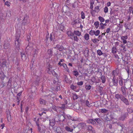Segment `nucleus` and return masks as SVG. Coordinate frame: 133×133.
Instances as JSON below:
<instances>
[{
    "label": "nucleus",
    "instance_id": "1",
    "mask_svg": "<svg viewBox=\"0 0 133 133\" xmlns=\"http://www.w3.org/2000/svg\"><path fill=\"white\" fill-rule=\"evenodd\" d=\"M68 125L69 126H66L65 128V130L68 131L73 132V131L75 130L74 129H78V130L75 131V132L76 133L80 130V129L77 127V126H76V125H73L71 126H70L71 124L70 122H69L68 123Z\"/></svg>",
    "mask_w": 133,
    "mask_h": 133
},
{
    "label": "nucleus",
    "instance_id": "2",
    "mask_svg": "<svg viewBox=\"0 0 133 133\" xmlns=\"http://www.w3.org/2000/svg\"><path fill=\"white\" fill-rule=\"evenodd\" d=\"M20 34L17 33L15 36V46L17 49H18V48H19L21 45V39L20 38Z\"/></svg>",
    "mask_w": 133,
    "mask_h": 133
},
{
    "label": "nucleus",
    "instance_id": "3",
    "mask_svg": "<svg viewBox=\"0 0 133 133\" xmlns=\"http://www.w3.org/2000/svg\"><path fill=\"white\" fill-rule=\"evenodd\" d=\"M121 89L122 92V94L123 95H126V94H127L128 95L129 94V95H130L131 96H133V94H131L132 93L130 92V91L132 92V91L131 90H130V89H129V91L130 92L129 93V92H128V89L127 88L125 87L124 86L122 87L121 88Z\"/></svg>",
    "mask_w": 133,
    "mask_h": 133
},
{
    "label": "nucleus",
    "instance_id": "4",
    "mask_svg": "<svg viewBox=\"0 0 133 133\" xmlns=\"http://www.w3.org/2000/svg\"><path fill=\"white\" fill-rule=\"evenodd\" d=\"M30 22V20L29 16L26 14H25L22 21V25L24 26L27 25Z\"/></svg>",
    "mask_w": 133,
    "mask_h": 133
},
{
    "label": "nucleus",
    "instance_id": "5",
    "mask_svg": "<svg viewBox=\"0 0 133 133\" xmlns=\"http://www.w3.org/2000/svg\"><path fill=\"white\" fill-rule=\"evenodd\" d=\"M7 61L6 59H4L0 60V68H7Z\"/></svg>",
    "mask_w": 133,
    "mask_h": 133
},
{
    "label": "nucleus",
    "instance_id": "6",
    "mask_svg": "<svg viewBox=\"0 0 133 133\" xmlns=\"http://www.w3.org/2000/svg\"><path fill=\"white\" fill-rule=\"evenodd\" d=\"M112 81L113 84H111V83H110L109 84L110 86L112 87L113 86H117L118 85V79H116V77H113Z\"/></svg>",
    "mask_w": 133,
    "mask_h": 133
},
{
    "label": "nucleus",
    "instance_id": "7",
    "mask_svg": "<svg viewBox=\"0 0 133 133\" xmlns=\"http://www.w3.org/2000/svg\"><path fill=\"white\" fill-rule=\"evenodd\" d=\"M123 94H116L115 96V97L117 100L120 99L121 101L124 97Z\"/></svg>",
    "mask_w": 133,
    "mask_h": 133
},
{
    "label": "nucleus",
    "instance_id": "8",
    "mask_svg": "<svg viewBox=\"0 0 133 133\" xmlns=\"http://www.w3.org/2000/svg\"><path fill=\"white\" fill-rule=\"evenodd\" d=\"M66 114L64 112H63V115H61L59 116L58 120L59 121L63 122L64 120L65 119H66L65 117Z\"/></svg>",
    "mask_w": 133,
    "mask_h": 133
},
{
    "label": "nucleus",
    "instance_id": "9",
    "mask_svg": "<svg viewBox=\"0 0 133 133\" xmlns=\"http://www.w3.org/2000/svg\"><path fill=\"white\" fill-rule=\"evenodd\" d=\"M87 130L89 132H91L92 133H95V130L92 127V126L91 125H87Z\"/></svg>",
    "mask_w": 133,
    "mask_h": 133
},
{
    "label": "nucleus",
    "instance_id": "10",
    "mask_svg": "<svg viewBox=\"0 0 133 133\" xmlns=\"http://www.w3.org/2000/svg\"><path fill=\"white\" fill-rule=\"evenodd\" d=\"M80 23L79 20L78 19L73 18L71 22V24L74 26H75L76 25Z\"/></svg>",
    "mask_w": 133,
    "mask_h": 133
},
{
    "label": "nucleus",
    "instance_id": "11",
    "mask_svg": "<svg viewBox=\"0 0 133 133\" xmlns=\"http://www.w3.org/2000/svg\"><path fill=\"white\" fill-rule=\"evenodd\" d=\"M86 122L89 124H91L94 125H96V123L95 122L94 119H88L87 120Z\"/></svg>",
    "mask_w": 133,
    "mask_h": 133
},
{
    "label": "nucleus",
    "instance_id": "12",
    "mask_svg": "<svg viewBox=\"0 0 133 133\" xmlns=\"http://www.w3.org/2000/svg\"><path fill=\"white\" fill-rule=\"evenodd\" d=\"M54 48L56 49L57 48L60 51H62L64 50H65L63 46V45L59 44H57L56 45V47Z\"/></svg>",
    "mask_w": 133,
    "mask_h": 133
},
{
    "label": "nucleus",
    "instance_id": "13",
    "mask_svg": "<svg viewBox=\"0 0 133 133\" xmlns=\"http://www.w3.org/2000/svg\"><path fill=\"white\" fill-rule=\"evenodd\" d=\"M106 116L107 119L106 120L107 121L114 118L113 115L111 113H107Z\"/></svg>",
    "mask_w": 133,
    "mask_h": 133
},
{
    "label": "nucleus",
    "instance_id": "14",
    "mask_svg": "<svg viewBox=\"0 0 133 133\" xmlns=\"http://www.w3.org/2000/svg\"><path fill=\"white\" fill-rule=\"evenodd\" d=\"M32 49V47L31 46H30V43H29L25 48V51L27 53L29 52H30Z\"/></svg>",
    "mask_w": 133,
    "mask_h": 133
},
{
    "label": "nucleus",
    "instance_id": "15",
    "mask_svg": "<svg viewBox=\"0 0 133 133\" xmlns=\"http://www.w3.org/2000/svg\"><path fill=\"white\" fill-rule=\"evenodd\" d=\"M122 101L127 106L129 105L130 104L128 100L125 98V97L122 100Z\"/></svg>",
    "mask_w": 133,
    "mask_h": 133
},
{
    "label": "nucleus",
    "instance_id": "16",
    "mask_svg": "<svg viewBox=\"0 0 133 133\" xmlns=\"http://www.w3.org/2000/svg\"><path fill=\"white\" fill-rule=\"evenodd\" d=\"M76 126H77V127H78V126H79L82 129L84 128L85 127L87 126L86 124L84 123H78V125H76Z\"/></svg>",
    "mask_w": 133,
    "mask_h": 133
},
{
    "label": "nucleus",
    "instance_id": "17",
    "mask_svg": "<svg viewBox=\"0 0 133 133\" xmlns=\"http://www.w3.org/2000/svg\"><path fill=\"white\" fill-rule=\"evenodd\" d=\"M47 53L49 57L50 58L52 56L53 54L52 49H50L48 50L47 51Z\"/></svg>",
    "mask_w": 133,
    "mask_h": 133
},
{
    "label": "nucleus",
    "instance_id": "18",
    "mask_svg": "<svg viewBox=\"0 0 133 133\" xmlns=\"http://www.w3.org/2000/svg\"><path fill=\"white\" fill-rule=\"evenodd\" d=\"M12 80L11 78H9V79L8 81L7 82V85L6 87L8 89H9L10 88L11 86V82Z\"/></svg>",
    "mask_w": 133,
    "mask_h": 133
},
{
    "label": "nucleus",
    "instance_id": "19",
    "mask_svg": "<svg viewBox=\"0 0 133 133\" xmlns=\"http://www.w3.org/2000/svg\"><path fill=\"white\" fill-rule=\"evenodd\" d=\"M49 124L50 126L52 127L56 123L55 118H53L52 119H49Z\"/></svg>",
    "mask_w": 133,
    "mask_h": 133
},
{
    "label": "nucleus",
    "instance_id": "20",
    "mask_svg": "<svg viewBox=\"0 0 133 133\" xmlns=\"http://www.w3.org/2000/svg\"><path fill=\"white\" fill-rule=\"evenodd\" d=\"M58 78L57 77H56L54 78L53 80V82L54 84L56 85H59V82H58Z\"/></svg>",
    "mask_w": 133,
    "mask_h": 133
},
{
    "label": "nucleus",
    "instance_id": "21",
    "mask_svg": "<svg viewBox=\"0 0 133 133\" xmlns=\"http://www.w3.org/2000/svg\"><path fill=\"white\" fill-rule=\"evenodd\" d=\"M70 38L72 39H74V41H78V38L77 36L74 35V34H72V36Z\"/></svg>",
    "mask_w": 133,
    "mask_h": 133
},
{
    "label": "nucleus",
    "instance_id": "22",
    "mask_svg": "<svg viewBox=\"0 0 133 133\" xmlns=\"http://www.w3.org/2000/svg\"><path fill=\"white\" fill-rule=\"evenodd\" d=\"M72 34H73L74 35L77 36H79L81 35V32L78 30H75Z\"/></svg>",
    "mask_w": 133,
    "mask_h": 133
},
{
    "label": "nucleus",
    "instance_id": "23",
    "mask_svg": "<svg viewBox=\"0 0 133 133\" xmlns=\"http://www.w3.org/2000/svg\"><path fill=\"white\" fill-rule=\"evenodd\" d=\"M94 120L95 121V122L97 123L98 125H99V126H101V120L99 118H96L94 119Z\"/></svg>",
    "mask_w": 133,
    "mask_h": 133
},
{
    "label": "nucleus",
    "instance_id": "24",
    "mask_svg": "<svg viewBox=\"0 0 133 133\" xmlns=\"http://www.w3.org/2000/svg\"><path fill=\"white\" fill-rule=\"evenodd\" d=\"M5 76V75L4 74L3 71L0 72V78L2 80H3Z\"/></svg>",
    "mask_w": 133,
    "mask_h": 133
},
{
    "label": "nucleus",
    "instance_id": "25",
    "mask_svg": "<svg viewBox=\"0 0 133 133\" xmlns=\"http://www.w3.org/2000/svg\"><path fill=\"white\" fill-rule=\"evenodd\" d=\"M40 81V77H37L36 78V80L34 82V83L36 85H38Z\"/></svg>",
    "mask_w": 133,
    "mask_h": 133
},
{
    "label": "nucleus",
    "instance_id": "26",
    "mask_svg": "<svg viewBox=\"0 0 133 133\" xmlns=\"http://www.w3.org/2000/svg\"><path fill=\"white\" fill-rule=\"evenodd\" d=\"M39 101L41 104H45L46 103V101L45 100L41 98L40 99Z\"/></svg>",
    "mask_w": 133,
    "mask_h": 133
},
{
    "label": "nucleus",
    "instance_id": "27",
    "mask_svg": "<svg viewBox=\"0 0 133 133\" xmlns=\"http://www.w3.org/2000/svg\"><path fill=\"white\" fill-rule=\"evenodd\" d=\"M127 110L128 113L131 114L133 113V109L131 108V107L128 108Z\"/></svg>",
    "mask_w": 133,
    "mask_h": 133
},
{
    "label": "nucleus",
    "instance_id": "28",
    "mask_svg": "<svg viewBox=\"0 0 133 133\" xmlns=\"http://www.w3.org/2000/svg\"><path fill=\"white\" fill-rule=\"evenodd\" d=\"M99 91L100 93V95H103L104 92L103 91V88L102 87L99 86Z\"/></svg>",
    "mask_w": 133,
    "mask_h": 133
},
{
    "label": "nucleus",
    "instance_id": "29",
    "mask_svg": "<svg viewBox=\"0 0 133 133\" xmlns=\"http://www.w3.org/2000/svg\"><path fill=\"white\" fill-rule=\"evenodd\" d=\"M21 58L23 60H25L26 58V56L25 54L24 53H21Z\"/></svg>",
    "mask_w": 133,
    "mask_h": 133
},
{
    "label": "nucleus",
    "instance_id": "30",
    "mask_svg": "<svg viewBox=\"0 0 133 133\" xmlns=\"http://www.w3.org/2000/svg\"><path fill=\"white\" fill-rule=\"evenodd\" d=\"M101 79L102 80V82L103 83H104L106 81V79L105 76H102L101 77Z\"/></svg>",
    "mask_w": 133,
    "mask_h": 133
},
{
    "label": "nucleus",
    "instance_id": "31",
    "mask_svg": "<svg viewBox=\"0 0 133 133\" xmlns=\"http://www.w3.org/2000/svg\"><path fill=\"white\" fill-rule=\"evenodd\" d=\"M117 51V49L116 46H113L112 48V52L114 54L116 53Z\"/></svg>",
    "mask_w": 133,
    "mask_h": 133
},
{
    "label": "nucleus",
    "instance_id": "32",
    "mask_svg": "<svg viewBox=\"0 0 133 133\" xmlns=\"http://www.w3.org/2000/svg\"><path fill=\"white\" fill-rule=\"evenodd\" d=\"M4 46V49H8L10 47V44L9 43H5Z\"/></svg>",
    "mask_w": 133,
    "mask_h": 133
},
{
    "label": "nucleus",
    "instance_id": "33",
    "mask_svg": "<svg viewBox=\"0 0 133 133\" xmlns=\"http://www.w3.org/2000/svg\"><path fill=\"white\" fill-rule=\"evenodd\" d=\"M100 110V112L102 113H106L108 112V110L105 109H102Z\"/></svg>",
    "mask_w": 133,
    "mask_h": 133
},
{
    "label": "nucleus",
    "instance_id": "34",
    "mask_svg": "<svg viewBox=\"0 0 133 133\" xmlns=\"http://www.w3.org/2000/svg\"><path fill=\"white\" fill-rule=\"evenodd\" d=\"M99 7V6H97L95 8L94 10V11L95 12H99L100 11Z\"/></svg>",
    "mask_w": 133,
    "mask_h": 133
},
{
    "label": "nucleus",
    "instance_id": "35",
    "mask_svg": "<svg viewBox=\"0 0 133 133\" xmlns=\"http://www.w3.org/2000/svg\"><path fill=\"white\" fill-rule=\"evenodd\" d=\"M99 22L98 21H96L95 22L94 25L96 29H97L99 26Z\"/></svg>",
    "mask_w": 133,
    "mask_h": 133
},
{
    "label": "nucleus",
    "instance_id": "36",
    "mask_svg": "<svg viewBox=\"0 0 133 133\" xmlns=\"http://www.w3.org/2000/svg\"><path fill=\"white\" fill-rule=\"evenodd\" d=\"M73 99L74 100H76L78 98V96L76 94H73Z\"/></svg>",
    "mask_w": 133,
    "mask_h": 133
},
{
    "label": "nucleus",
    "instance_id": "37",
    "mask_svg": "<svg viewBox=\"0 0 133 133\" xmlns=\"http://www.w3.org/2000/svg\"><path fill=\"white\" fill-rule=\"evenodd\" d=\"M60 128L59 127H57L56 130H55V133H63L59 131Z\"/></svg>",
    "mask_w": 133,
    "mask_h": 133
},
{
    "label": "nucleus",
    "instance_id": "38",
    "mask_svg": "<svg viewBox=\"0 0 133 133\" xmlns=\"http://www.w3.org/2000/svg\"><path fill=\"white\" fill-rule=\"evenodd\" d=\"M84 38L85 39L87 40H88L89 39V34H85L84 36Z\"/></svg>",
    "mask_w": 133,
    "mask_h": 133
},
{
    "label": "nucleus",
    "instance_id": "39",
    "mask_svg": "<svg viewBox=\"0 0 133 133\" xmlns=\"http://www.w3.org/2000/svg\"><path fill=\"white\" fill-rule=\"evenodd\" d=\"M98 19L101 23L104 22L105 21L104 18L101 16H99L98 17Z\"/></svg>",
    "mask_w": 133,
    "mask_h": 133
},
{
    "label": "nucleus",
    "instance_id": "40",
    "mask_svg": "<svg viewBox=\"0 0 133 133\" xmlns=\"http://www.w3.org/2000/svg\"><path fill=\"white\" fill-rule=\"evenodd\" d=\"M73 75L77 77V76L78 75L79 73L76 70H74L73 71Z\"/></svg>",
    "mask_w": 133,
    "mask_h": 133
},
{
    "label": "nucleus",
    "instance_id": "41",
    "mask_svg": "<svg viewBox=\"0 0 133 133\" xmlns=\"http://www.w3.org/2000/svg\"><path fill=\"white\" fill-rule=\"evenodd\" d=\"M89 50L88 48L86 49L84 51V54H85V55L88 56L89 54Z\"/></svg>",
    "mask_w": 133,
    "mask_h": 133
},
{
    "label": "nucleus",
    "instance_id": "42",
    "mask_svg": "<svg viewBox=\"0 0 133 133\" xmlns=\"http://www.w3.org/2000/svg\"><path fill=\"white\" fill-rule=\"evenodd\" d=\"M91 81L93 83H95L96 82V79L95 77L93 76L91 77Z\"/></svg>",
    "mask_w": 133,
    "mask_h": 133
},
{
    "label": "nucleus",
    "instance_id": "43",
    "mask_svg": "<svg viewBox=\"0 0 133 133\" xmlns=\"http://www.w3.org/2000/svg\"><path fill=\"white\" fill-rule=\"evenodd\" d=\"M125 69L126 70V71L127 72V73L128 74V76H129V73L131 72V71L129 69V67L128 66L127 68H125Z\"/></svg>",
    "mask_w": 133,
    "mask_h": 133
},
{
    "label": "nucleus",
    "instance_id": "44",
    "mask_svg": "<svg viewBox=\"0 0 133 133\" xmlns=\"http://www.w3.org/2000/svg\"><path fill=\"white\" fill-rule=\"evenodd\" d=\"M73 32H72L71 31H68L67 32V34L68 36L69 37H72V34Z\"/></svg>",
    "mask_w": 133,
    "mask_h": 133
},
{
    "label": "nucleus",
    "instance_id": "45",
    "mask_svg": "<svg viewBox=\"0 0 133 133\" xmlns=\"http://www.w3.org/2000/svg\"><path fill=\"white\" fill-rule=\"evenodd\" d=\"M118 74V73H117L116 71H115L113 70L111 73L113 77H116L115 74Z\"/></svg>",
    "mask_w": 133,
    "mask_h": 133
},
{
    "label": "nucleus",
    "instance_id": "46",
    "mask_svg": "<svg viewBox=\"0 0 133 133\" xmlns=\"http://www.w3.org/2000/svg\"><path fill=\"white\" fill-rule=\"evenodd\" d=\"M91 87L90 85H86L85 86V88L87 90H89L91 88Z\"/></svg>",
    "mask_w": 133,
    "mask_h": 133
},
{
    "label": "nucleus",
    "instance_id": "47",
    "mask_svg": "<svg viewBox=\"0 0 133 133\" xmlns=\"http://www.w3.org/2000/svg\"><path fill=\"white\" fill-rule=\"evenodd\" d=\"M55 36L53 35H52V34H50V38L51 41H54L55 39Z\"/></svg>",
    "mask_w": 133,
    "mask_h": 133
},
{
    "label": "nucleus",
    "instance_id": "48",
    "mask_svg": "<svg viewBox=\"0 0 133 133\" xmlns=\"http://www.w3.org/2000/svg\"><path fill=\"white\" fill-rule=\"evenodd\" d=\"M97 54L99 56H101L103 54V53L100 50H98L97 51Z\"/></svg>",
    "mask_w": 133,
    "mask_h": 133
},
{
    "label": "nucleus",
    "instance_id": "49",
    "mask_svg": "<svg viewBox=\"0 0 133 133\" xmlns=\"http://www.w3.org/2000/svg\"><path fill=\"white\" fill-rule=\"evenodd\" d=\"M122 59L123 62V63L124 64V65H126V64H128V62H127V61H126L125 59V58L122 57Z\"/></svg>",
    "mask_w": 133,
    "mask_h": 133
},
{
    "label": "nucleus",
    "instance_id": "50",
    "mask_svg": "<svg viewBox=\"0 0 133 133\" xmlns=\"http://www.w3.org/2000/svg\"><path fill=\"white\" fill-rule=\"evenodd\" d=\"M100 33V31L99 30H97L96 31H94V34L96 36H97L99 35Z\"/></svg>",
    "mask_w": 133,
    "mask_h": 133
},
{
    "label": "nucleus",
    "instance_id": "51",
    "mask_svg": "<svg viewBox=\"0 0 133 133\" xmlns=\"http://www.w3.org/2000/svg\"><path fill=\"white\" fill-rule=\"evenodd\" d=\"M81 18L82 19H84L85 18V14L83 12V11H82L81 12Z\"/></svg>",
    "mask_w": 133,
    "mask_h": 133
},
{
    "label": "nucleus",
    "instance_id": "52",
    "mask_svg": "<svg viewBox=\"0 0 133 133\" xmlns=\"http://www.w3.org/2000/svg\"><path fill=\"white\" fill-rule=\"evenodd\" d=\"M103 24L102 23H101L100 24V26L99 27V29H104V27L103 25Z\"/></svg>",
    "mask_w": 133,
    "mask_h": 133
},
{
    "label": "nucleus",
    "instance_id": "53",
    "mask_svg": "<svg viewBox=\"0 0 133 133\" xmlns=\"http://www.w3.org/2000/svg\"><path fill=\"white\" fill-rule=\"evenodd\" d=\"M71 120L73 121H76L78 120V118L76 117H72Z\"/></svg>",
    "mask_w": 133,
    "mask_h": 133
},
{
    "label": "nucleus",
    "instance_id": "54",
    "mask_svg": "<svg viewBox=\"0 0 133 133\" xmlns=\"http://www.w3.org/2000/svg\"><path fill=\"white\" fill-rule=\"evenodd\" d=\"M121 46L122 48V49L121 48V49L123 50V51H126L125 46H124V44H122L121 45Z\"/></svg>",
    "mask_w": 133,
    "mask_h": 133
},
{
    "label": "nucleus",
    "instance_id": "55",
    "mask_svg": "<svg viewBox=\"0 0 133 133\" xmlns=\"http://www.w3.org/2000/svg\"><path fill=\"white\" fill-rule=\"evenodd\" d=\"M85 103L87 106H88L89 107H91L90 106V104L89 103V102L88 100H87L85 101Z\"/></svg>",
    "mask_w": 133,
    "mask_h": 133
},
{
    "label": "nucleus",
    "instance_id": "56",
    "mask_svg": "<svg viewBox=\"0 0 133 133\" xmlns=\"http://www.w3.org/2000/svg\"><path fill=\"white\" fill-rule=\"evenodd\" d=\"M125 118L124 117V116L122 115V116L120 117L118 119L119 120L121 121H124Z\"/></svg>",
    "mask_w": 133,
    "mask_h": 133
},
{
    "label": "nucleus",
    "instance_id": "57",
    "mask_svg": "<svg viewBox=\"0 0 133 133\" xmlns=\"http://www.w3.org/2000/svg\"><path fill=\"white\" fill-rule=\"evenodd\" d=\"M60 83H59V85H57L56 86V88L55 89V91H58L60 90V87L59 86Z\"/></svg>",
    "mask_w": 133,
    "mask_h": 133
},
{
    "label": "nucleus",
    "instance_id": "58",
    "mask_svg": "<svg viewBox=\"0 0 133 133\" xmlns=\"http://www.w3.org/2000/svg\"><path fill=\"white\" fill-rule=\"evenodd\" d=\"M119 83L120 85H122L123 84V79L121 78L119 81Z\"/></svg>",
    "mask_w": 133,
    "mask_h": 133
},
{
    "label": "nucleus",
    "instance_id": "59",
    "mask_svg": "<svg viewBox=\"0 0 133 133\" xmlns=\"http://www.w3.org/2000/svg\"><path fill=\"white\" fill-rule=\"evenodd\" d=\"M22 92L19 93L17 95V99H18V98H20V96L21 95Z\"/></svg>",
    "mask_w": 133,
    "mask_h": 133
},
{
    "label": "nucleus",
    "instance_id": "60",
    "mask_svg": "<svg viewBox=\"0 0 133 133\" xmlns=\"http://www.w3.org/2000/svg\"><path fill=\"white\" fill-rule=\"evenodd\" d=\"M10 3L8 1H6L5 3L4 4L8 6L9 7L10 6Z\"/></svg>",
    "mask_w": 133,
    "mask_h": 133
},
{
    "label": "nucleus",
    "instance_id": "61",
    "mask_svg": "<svg viewBox=\"0 0 133 133\" xmlns=\"http://www.w3.org/2000/svg\"><path fill=\"white\" fill-rule=\"evenodd\" d=\"M51 74L53 75L56 76L57 75V74L53 70H51Z\"/></svg>",
    "mask_w": 133,
    "mask_h": 133
},
{
    "label": "nucleus",
    "instance_id": "62",
    "mask_svg": "<svg viewBox=\"0 0 133 133\" xmlns=\"http://www.w3.org/2000/svg\"><path fill=\"white\" fill-rule=\"evenodd\" d=\"M66 116L67 117V118L69 120H71L72 117L69 115H66Z\"/></svg>",
    "mask_w": 133,
    "mask_h": 133
},
{
    "label": "nucleus",
    "instance_id": "63",
    "mask_svg": "<svg viewBox=\"0 0 133 133\" xmlns=\"http://www.w3.org/2000/svg\"><path fill=\"white\" fill-rule=\"evenodd\" d=\"M83 82L82 81H81L79 82H78L77 84L78 85L81 86L83 84Z\"/></svg>",
    "mask_w": 133,
    "mask_h": 133
},
{
    "label": "nucleus",
    "instance_id": "64",
    "mask_svg": "<svg viewBox=\"0 0 133 133\" xmlns=\"http://www.w3.org/2000/svg\"><path fill=\"white\" fill-rule=\"evenodd\" d=\"M70 88L72 90H74L75 89L77 88L76 86H74L73 85H71L70 86Z\"/></svg>",
    "mask_w": 133,
    "mask_h": 133
}]
</instances>
